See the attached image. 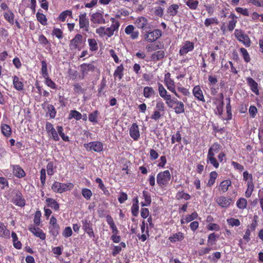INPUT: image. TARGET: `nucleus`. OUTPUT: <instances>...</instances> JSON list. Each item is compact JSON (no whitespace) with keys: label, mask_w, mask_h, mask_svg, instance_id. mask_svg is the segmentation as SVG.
I'll use <instances>...</instances> for the list:
<instances>
[{"label":"nucleus","mask_w":263,"mask_h":263,"mask_svg":"<svg viewBox=\"0 0 263 263\" xmlns=\"http://www.w3.org/2000/svg\"><path fill=\"white\" fill-rule=\"evenodd\" d=\"M41 74L43 76V77L44 78L45 77H47L49 76V74L47 71V64L45 61L43 60L41 61Z\"/></svg>","instance_id":"6e6d98bb"},{"label":"nucleus","mask_w":263,"mask_h":263,"mask_svg":"<svg viewBox=\"0 0 263 263\" xmlns=\"http://www.w3.org/2000/svg\"><path fill=\"white\" fill-rule=\"evenodd\" d=\"M228 18L230 19L228 23V30L229 31H232L236 25L237 22V17L235 15L234 13H231L230 15H229Z\"/></svg>","instance_id":"a878e982"},{"label":"nucleus","mask_w":263,"mask_h":263,"mask_svg":"<svg viewBox=\"0 0 263 263\" xmlns=\"http://www.w3.org/2000/svg\"><path fill=\"white\" fill-rule=\"evenodd\" d=\"M175 112L177 114H180L184 112L185 108L184 105L182 102H180L174 108Z\"/></svg>","instance_id":"13d9d810"},{"label":"nucleus","mask_w":263,"mask_h":263,"mask_svg":"<svg viewBox=\"0 0 263 263\" xmlns=\"http://www.w3.org/2000/svg\"><path fill=\"white\" fill-rule=\"evenodd\" d=\"M162 32L161 30L157 29L153 31H145L144 34V40L149 43H153L162 36Z\"/></svg>","instance_id":"0eeeda50"},{"label":"nucleus","mask_w":263,"mask_h":263,"mask_svg":"<svg viewBox=\"0 0 263 263\" xmlns=\"http://www.w3.org/2000/svg\"><path fill=\"white\" fill-rule=\"evenodd\" d=\"M227 222L229 226L233 227H239L240 225V221L238 219L230 218L227 219Z\"/></svg>","instance_id":"864d4df0"},{"label":"nucleus","mask_w":263,"mask_h":263,"mask_svg":"<svg viewBox=\"0 0 263 263\" xmlns=\"http://www.w3.org/2000/svg\"><path fill=\"white\" fill-rule=\"evenodd\" d=\"M36 16L37 21L43 25H46L47 23V20L45 15L43 13L37 12L36 14Z\"/></svg>","instance_id":"5fc2aeb1"},{"label":"nucleus","mask_w":263,"mask_h":263,"mask_svg":"<svg viewBox=\"0 0 263 263\" xmlns=\"http://www.w3.org/2000/svg\"><path fill=\"white\" fill-rule=\"evenodd\" d=\"M192 92L195 99L198 101L205 102L204 95L200 85L194 86L193 88Z\"/></svg>","instance_id":"6ab92c4d"},{"label":"nucleus","mask_w":263,"mask_h":263,"mask_svg":"<svg viewBox=\"0 0 263 263\" xmlns=\"http://www.w3.org/2000/svg\"><path fill=\"white\" fill-rule=\"evenodd\" d=\"M125 32L127 35H130L132 40L137 39L139 35L138 31H135V27L132 25H128L125 29Z\"/></svg>","instance_id":"4be33fe9"},{"label":"nucleus","mask_w":263,"mask_h":263,"mask_svg":"<svg viewBox=\"0 0 263 263\" xmlns=\"http://www.w3.org/2000/svg\"><path fill=\"white\" fill-rule=\"evenodd\" d=\"M204 24L205 27H208L212 24L218 25L219 21L216 17L207 18L205 20Z\"/></svg>","instance_id":"09e8293b"},{"label":"nucleus","mask_w":263,"mask_h":263,"mask_svg":"<svg viewBox=\"0 0 263 263\" xmlns=\"http://www.w3.org/2000/svg\"><path fill=\"white\" fill-rule=\"evenodd\" d=\"M166 5L165 1L158 0L153 4L152 8H149V11L152 15L161 18L163 16Z\"/></svg>","instance_id":"7ed1b4c3"},{"label":"nucleus","mask_w":263,"mask_h":263,"mask_svg":"<svg viewBox=\"0 0 263 263\" xmlns=\"http://www.w3.org/2000/svg\"><path fill=\"white\" fill-rule=\"evenodd\" d=\"M218 173L216 171H213L210 174V179L207 183V186L211 187L215 183V180L218 177Z\"/></svg>","instance_id":"37998d69"},{"label":"nucleus","mask_w":263,"mask_h":263,"mask_svg":"<svg viewBox=\"0 0 263 263\" xmlns=\"http://www.w3.org/2000/svg\"><path fill=\"white\" fill-rule=\"evenodd\" d=\"M254 189V184L253 182H248L247 183V189L245 192V195L247 198L251 197L252 192Z\"/></svg>","instance_id":"603ef678"},{"label":"nucleus","mask_w":263,"mask_h":263,"mask_svg":"<svg viewBox=\"0 0 263 263\" xmlns=\"http://www.w3.org/2000/svg\"><path fill=\"white\" fill-rule=\"evenodd\" d=\"M221 148V146L219 143L214 142L212 144L208 150L206 162L207 163H210L216 168L219 167V163L215 157V155L218 153Z\"/></svg>","instance_id":"f03ea898"},{"label":"nucleus","mask_w":263,"mask_h":263,"mask_svg":"<svg viewBox=\"0 0 263 263\" xmlns=\"http://www.w3.org/2000/svg\"><path fill=\"white\" fill-rule=\"evenodd\" d=\"M124 67L123 64H121L119 66H118L116 68L113 76L115 79L118 78L120 81L124 76Z\"/></svg>","instance_id":"c85d7f7f"},{"label":"nucleus","mask_w":263,"mask_h":263,"mask_svg":"<svg viewBox=\"0 0 263 263\" xmlns=\"http://www.w3.org/2000/svg\"><path fill=\"white\" fill-rule=\"evenodd\" d=\"M110 20L111 22V25L110 27L105 28V27L101 26L96 29V33L100 36H107L108 37H110L115 33L118 32L120 26L119 21L113 17H111Z\"/></svg>","instance_id":"f257e3e1"},{"label":"nucleus","mask_w":263,"mask_h":263,"mask_svg":"<svg viewBox=\"0 0 263 263\" xmlns=\"http://www.w3.org/2000/svg\"><path fill=\"white\" fill-rule=\"evenodd\" d=\"M42 215V213L40 211H37L35 212L34 214V217L33 219V222L34 223V226H39L41 223V217Z\"/></svg>","instance_id":"338daca9"},{"label":"nucleus","mask_w":263,"mask_h":263,"mask_svg":"<svg viewBox=\"0 0 263 263\" xmlns=\"http://www.w3.org/2000/svg\"><path fill=\"white\" fill-rule=\"evenodd\" d=\"M234 35L237 40L242 43L246 47H249L251 44V41L249 36L245 34L240 29H235Z\"/></svg>","instance_id":"6e6552de"},{"label":"nucleus","mask_w":263,"mask_h":263,"mask_svg":"<svg viewBox=\"0 0 263 263\" xmlns=\"http://www.w3.org/2000/svg\"><path fill=\"white\" fill-rule=\"evenodd\" d=\"M45 81V84L49 87L56 89L57 88V85L56 84L49 78V76L47 77L44 78Z\"/></svg>","instance_id":"052dcab7"},{"label":"nucleus","mask_w":263,"mask_h":263,"mask_svg":"<svg viewBox=\"0 0 263 263\" xmlns=\"http://www.w3.org/2000/svg\"><path fill=\"white\" fill-rule=\"evenodd\" d=\"M46 169L48 175L51 176L55 173L56 166H54L53 162L52 161H50L47 164Z\"/></svg>","instance_id":"de8ad7c7"},{"label":"nucleus","mask_w":263,"mask_h":263,"mask_svg":"<svg viewBox=\"0 0 263 263\" xmlns=\"http://www.w3.org/2000/svg\"><path fill=\"white\" fill-rule=\"evenodd\" d=\"M38 227L34 224H30L29 226L28 230L36 237H39L42 240H45L46 239V234Z\"/></svg>","instance_id":"2eb2a0df"},{"label":"nucleus","mask_w":263,"mask_h":263,"mask_svg":"<svg viewBox=\"0 0 263 263\" xmlns=\"http://www.w3.org/2000/svg\"><path fill=\"white\" fill-rule=\"evenodd\" d=\"M247 83L250 87L251 90L256 95H259V90L258 83L252 78H246Z\"/></svg>","instance_id":"a211bd4d"},{"label":"nucleus","mask_w":263,"mask_h":263,"mask_svg":"<svg viewBox=\"0 0 263 263\" xmlns=\"http://www.w3.org/2000/svg\"><path fill=\"white\" fill-rule=\"evenodd\" d=\"M135 24L138 28L141 29L143 30L150 28L148 20L145 17L141 16L137 18Z\"/></svg>","instance_id":"dca6fc26"},{"label":"nucleus","mask_w":263,"mask_h":263,"mask_svg":"<svg viewBox=\"0 0 263 263\" xmlns=\"http://www.w3.org/2000/svg\"><path fill=\"white\" fill-rule=\"evenodd\" d=\"M82 195L86 199L89 200L92 195V193L90 189L83 188L82 190Z\"/></svg>","instance_id":"69168bd1"},{"label":"nucleus","mask_w":263,"mask_h":263,"mask_svg":"<svg viewBox=\"0 0 263 263\" xmlns=\"http://www.w3.org/2000/svg\"><path fill=\"white\" fill-rule=\"evenodd\" d=\"M82 118V115L76 110H70L68 119L69 120H71L72 119H74L76 120H80Z\"/></svg>","instance_id":"a19ab883"},{"label":"nucleus","mask_w":263,"mask_h":263,"mask_svg":"<svg viewBox=\"0 0 263 263\" xmlns=\"http://www.w3.org/2000/svg\"><path fill=\"white\" fill-rule=\"evenodd\" d=\"M60 185L61 187L62 193L67 191H70L72 190L74 187L73 184L70 182L66 183H60Z\"/></svg>","instance_id":"4d7b16f0"},{"label":"nucleus","mask_w":263,"mask_h":263,"mask_svg":"<svg viewBox=\"0 0 263 263\" xmlns=\"http://www.w3.org/2000/svg\"><path fill=\"white\" fill-rule=\"evenodd\" d=\"M5 20L11 25H14L15 15L11 10H8L3 13Z\"/></svg>","instance_id":"bb28decb"},{"label":"nucleus","mask_w":263,"mask_h":263,"mask_svg":"<svg viewBox=\"0 0 263 263\" xmlns=\"http://www.w3.org/2000/svg\"><path fill=\"white\" fill-rule=\"evenodd\" d=\"M13 203L18 206L23 207L25 205L26 201L23 198L21 193L18 192L16 194L15 196L12 199Z\"/></svg>","instance_id":"b1692460"},{"label":"nucleus","mask_w":263,"mask_h":263,"mask_svg":"<svg viewBox=\"0 0 263 263\" xmlns=\"http://www.w3.org/2000/svg\"><path fill=\"white\" fill-rule=\"evenodd\" d=\"M231 201V198L224 196H220L216 199L217 203L221 207L224 208H227L229 206Z\"/></svg>","instance_id":"393cba45"},{"label":"nucleus","mask_w":263,"mask_h":263,"mask_svg":"<svg viewBox=\"0 0 263 263\" xmlns=\"http://www.w3.org/2000/svg\"><path fill=\"white\" fill-rule=\"evenodd\" d=\"M95 181L98 184V187L100 188L105 194H106V192H108L101 178H97L95 180Z\"/></svg>","instance_id":"774afa93"},{"label":"nucleus","mask_w":263,"mask_h":263,"mask_svg":"<svg viewBox=\"0 0 263 263\" xmlns=\"http://www.w3.org/2000/svg\"><path fill=\"white\" fill-rule=\"evenodd\" d=\"M104 12L103 11L99 10L92 13L90 16V20L94 24H105L106 22L104 18Z\"/></svg>","instance_id":"ddd939ff"},{"label":"nucleus","mask_w":263,"mask_h":263,"mask_svg":"<svg viewBox=\"0 0 263 263\" xmlns=\"http://www.w3.org/2000/svg\"><path fill=\"white\" fill-rule=\"evenodd\" d=\"M106 222L109 226L110 229L111 230L112 235L110 239L115 243H119L121 241V236L119 235V231L116 226L114 220L110 215H107L106 216Z\"/></svg>","instance_id":"20e7f679"},{"label":"nucleus","mask_w":263,"mask_h":263,"mask_svg":"<svg viewBox=\"0 0 263 263\" xmlns=\"http://www.w3.org/2000/svg\"><path fill=\"white\" fill-rule=\"evenodd\" d=\"M179 6L176 4L170 5L166 9V14L172 17L177 15L178 13Z\"/></svg>","instance_id":"5701e85b"},{"label":"nucleus","mask_w":263,"mask_h":263,"mask_svg":"<svg viewBox=\"0 0 263 263\" xmlns=\"http://www.w3.org/2000/svg\"><path fill=\"white\" fill-rule=\"evenodd\" d=\"M129 133L130 137L135 141H137L140 138V132L139 127L136 123L132 124L129 130Z\"/></svg>","instance_id":"f3484780"},{"label":"nucleus","mask_w":263,"mask_h":263,"mask_svg":"<svg viewBox=\"0 0 263 263\" xmlns=\"http://www.w3.org/2000/svg\"><path fill=\"white\" fill-rule=\"evenodd\" d=\"M79 27L83 31L88 32L89 30V22L87 17L86 13L84 12L79 15Z\"/></svg>","instance_id":"9d476101"},{"label":"nucleus","mask_w":263,"mask_h":263,"mask_svg":"<svg viewBox=\"0 0 263 263\" xmlns=\"http://www.w3.org/2000/svg\"><path fill=\"white\" fill-rule=\"evenodd\" d=\"M81 72L83 77L87 75L89 72L95 71V66L91 63H83L80 65Z\"/></svg>","instance_id":"aec40b11"},{"label":"nucleus","mask_w":263,"mask_h":263,"mask_svg":"<svg viewBox=\"0 0 263 263\" xmlns=\"http://www.w3.org/2000/svg\"><path fill=\"white\" fill-rule=\"evenodd\" d=\"M88 43L89 50L91 52H96L98 50V45L97 40L95 39H88Z\"/></svg>","instance_id":"ea45409f"},{"label":"nucleus","mask_w":263,"mask_h":263,"mask_svg":"<svg viewBox=\"0 0 263 263\" xmlns=\"http://www.w3.org/2000/svg\"><path fill=\"white\" fill-rule=\"evenodd\" d=\"M143 198L144 199V202H141V205L142 206H149L152 202V198L150 193L145 190L142 192Z\"/></svg>","instance_id":"2f4dec72"},{"label":"nucleus","mask_w":263,"mask_h":263,"mask_svg":"<svg viewBox=\"0 0 263 263\" xmlns=\"http://www.w3.org/2000/svg\"><path fill=\"white\" fill-rule=\"evenodd\" d=\"M176 197L177 199H184L185 200H190L191 196L189 194L183 192V191L178 192L177 194Z\"/></svg>","instance_id":"0e129e2a"},{"label":"nucleus","mask_w":263,"mask_h":263,"mask_svg":"<svg viewBox=\"0 0 263 263\" xmlns=\"http://www.w3.org/2000/svg\"><path fill=\"white\" fill-rule=\"evenodd\" d=\"M185 4L190 9L195 10L199 5V1L197 0H187L185 2Z\"/></svg>","instance_id":"a18cd8bd"},{"label":"nucleus","mask_w":263,"mask_h":263,"mask_svg":"<svg viewBox=\"0 0 263 263\" xmlns=\"http://www.w3.org/2000/svg\"><path fill=\"white\" fill-rule=\"evenodd\" d=\"M171 179V174L169 170L160 172L157 175V183L159 186L163 189L166 187Z\"/></svg>","instance_id":"39448f33"},{"label":"nucleus","mask_w":263,"mask_h":263,"mask_svg":"<svg viewBox=\"0 0 263 263\" xmlns=\"http://www.w3.org/2000/svg\"><path fill=\"white\" fill-rule=\"evenodd\" d=\"M182 137L181 132L177 130L176 133L173 135L171 137V143L174 144L176 142L180 143L181 141Z\"/></svg>","instance_id":"49530a36"},{"label":"nucleus","mask_w":263,"mask_h":263,"mask_svg":"<svg viewBox=\"0 0 263 263\" xmlns=\"http://www.w3.org/2000/svg\"><path fill=\"white\" fill-rule=\"evenodd\" d=\"M51 190L56 193H62L61 187L60 185V182L54 181L53 183L51 185Z\"/></svg>","instance_id":"e2e57ef3"},{"label":"nucleus","mask_w":263,"mask_h":263,"mask_svg":"<svg viewBox=\"0 0 263 263\" xmlns=\"http://www.w3.org/2000/svg\"><path fill=\"white\" fill-rule=\"evenodd\" d=\"M164 56L165 52L163 50H158L152 54L151 59L153 62H157L163 59Z\"/></svg>","instance_id":"72a5a7b5"},{"label":"nucleus","mask_w":263,"mask_h":263,"mask_svg":"<svg viewBox=\"0 0 263 263\" xmlns=\"http://www.w3.org/2000/svg\"><path fill=\"white\" fill-rule=\"evenodd\" d=\"M1 131L4 136L8 138L12 134V130L9 125L6 124H2L1 125Z\"/></svg>","instance_id":"e433bc0d"},{"label":"nucleus","mask_w":263,"mask_h":263,"mask_svg":"<svg viewBox=\"0 0 263 263\" xmlns=\"http://www.w3.org/2000/svg\"><path fill=\"white\" fill-rule=\"evenodd\" d=\"M99 111L97 110L93 111L90 113L88 115V119L90 122L92 123L93 124H96L98 123V118L99 115Z\"/></svg>","instance_id":"79ce46f5"},{"label":"nucleus","mask_w":263,"mask_h":263,"mask_svg":"<svg viewBox=\"0 0 263 263\" xmlns=\"http://www.w3.org/2000/svg\"><path fill=\"white\" fill-rule=\"evenodd\" d=\"M167 88L172 93H173L177 97L180 98V96L177 92L175 89V82L173 79L166 80L164 81Z\"/></svg>","instance_id":"c756f323"},{"label":"nucleus","mask_w":263,"mask_h":263,"mask_svg":"<svg viewBox=\"0 0 263 263\" xmlns=\"http://www.w3.org/2000/svg\"><path fill=\"white\" fill-rule=\"evenodd\" d=\"M47 206L53 209L55 211L59 210L60 205L58 202L53 198H47L46 199Z\"/></svg>","instance_id":"c9c22d12"},{"label":"nucleus","mask_w":263,"mask_h":263,"mask_svg":"<svg viewBox=\"0 0 263 263\" xmlns=\"http://www.w3.org/2000/svg\"><path fill=\"white\" fill-rule=\"evenodd\" d=\"M51 34L52 36H55L59 40L62 39L63 37V31L58 28L53 27Z\"/></svg>","instance_id":"8fccbe9b"},{"label":"nucleus","mask_w":263,"mask_h":263,"mask_svg":"<svg viewBox=\"0 0 263 263\" xmlns=\"http://www.w3.org/2000/svg\"><path fill=\"white\" fill-rule=\"evenodd\" d=\"M13 84L14 88L18 91H22L24 89V83L16 76L13 77Z\"/></svg>","instance_id":"7c9ffc66"},{"label":"nucleus","mask_w":263,"mask_h":263,"mask_svg":"<svg viewBox=\"0 0 263 263\" xmlns=\"http://www.w3.org/2000/svg\"><path fill=\"white\" fill-rule=\"evenodd\" d=\"M11 167L14 175L18 178H22L26 176L24 170L18 165H11Z\"/></svg>","instance_id":"412c9836"},{"label":"nucleus","mask_w":263,"mask_h":263,"mask_svg":"<svg viewBox=\"0 0 263 263\" xmlns=\"http://www.w3.org/2000/svg\"><path fill=\"white\" fill-rule=\"evenodd\" d=\"M194 49V43L189 41H185L179 50V55H184L188 52L192 51Z\"/></svg>","instance_id":"4468645a"},{"label":"nucleus","mask_w":263,"mask_h":263,"mask_svg":"<svg viewBox=\"0 0 263 263\" xmlns=\"http://www.w3.org/2000/svg\"><path fill=\"white\" fill-rule=\"evenodd\" d=\"M247 205V201L245 198H240L236 202L237 206L240 209H244Z\"/></svg>","instance_id":"680f3d73"},{"label":"nucleus","mask_w":263,"mask_h":263,"mask_svg":"<svg viewBox=\"0 0 263 263\" xmlns=\"http://www.w3.org/2000/svg\"><path fill=\"white\" fill-rule=\"evenodd\" d=\"M83 36L81 34L77 33L71 39L69 44V49L71 50H78L80 51L84 47Z\"/></svg>","instance_id":"423d86ee"},{"label":"nucleus","mask_w":263,"mask_h":263,"mask_svg":"<svg viewBox=\"0 0 263 263\" xmlns=\"http://www.w3.org/2000/svg\"><path fill=\"white\" fill-rule=\"evenodd\" d=\"M231 185L232 182L230 179L224 180L220 183L218 190L220 193H226Z\"/></svg>","instance_id":"cd10ccee"},{"label":"nucleus","mask_w":263,"mask_h":263,"mask_svg":"<svg viewBox=\"0 0 263 263\" xmlns=\"http://www.w3.org/2000/svg\"><path fill=\"white\" fill-rule=\"evenodd\" d=\"M219 237L218 235H216L215 233L210 234L208 236V244L213 246L216 243V239Z\"/></svg>","instance_id":"bf43d9fd"},{"label":"nucleus","mask_w":263,"mask_h":263,"mask_svg":"<svg viewBox=\"0 0 263 263\" xmlns=\"http://www.w3.org/2000/svg\"><path fill=\"white\" fill-rule=\"evenodd\" d=\"M239 51L244 61L247 63H249L251 61V57L247 50L243 47H241L239 49Z\"/></svg>","instance_id":"c03bdc74"},{"label":"nucleus","mask_w":263,"mask_h":263,"mask_svg":"<svg viewBox=\"0 0 263 263\" xmlns=\"http://www.w3.org/2000/svg\"><path fill=\"white\" fill-rule=\"evenodd\" d=\"M184 238L183 233L179 232L177 233L173 234L169 237V240L172 242H175L178 241L182 240Z\"/></svg>","instance_id":"58836bf2"},{"label":"nucleus","mask_w":263,"mask_h":263,"mask_svg":"<svg viewBox=\"0 0 263 263\" xmlns=\"http://www.w3.org/2000/svg\"><path fill=\"white\" fill-rule=\"evenodd\" d=\"M84 147L88 151L93 150L96 152H101L103 149V144L100 141L90 142L88 144H84Z\"/></svg>","instance_id":"f8f14e48"},{"label":"nucleus","mask_w":263,"mask_h":263,"mask_svg":"<svg viewBox=\"0 0 263 263\" xmlns=\"http://www.w3.org/2000/svg\"><path fill=\"white\" fill-rule=\"evenodd\" d=\"M67 16L72 17V11L70 10H65L62 12L58 17V20L61 22H65Z\"/></svg>","instance_id":"4c0bfd02"},{"label":"nucleus","mask_w":263,"mask_h":263,"mask_svg":"<svg viewBox=\"0 0 263 263\" xmlns=\"http://www.w3.org/2000/svg\"><path fill=\"white\" fill-rule=\"evenodd\" d=\"M49 232L54 237H57L59 233L60 227L57 223V220L55 217L52 216L50 219Z\"/></svg>","instance_id":"9b49d317"},{"label":"nucleus","mask_w":263,"mask_h":263,"mask_svg":"<svg viewBox=\"0 0 263 263\" xmlns=\"http://www.w3.org/2000/svg\"><path fill=\"white\" fill-rule=\"evenodd\" d=\"M82 229L90 238H95V234L93 230V224L90 220L86 218L81 220Z\"/></svg>","instance_id":"1a4fd4ad"},{"label":"nucleus","mask_w":263,"mask_h":263,"mask_svg":"<svg viewBox=\"0 0 263 263\" xmlns=\"http://www.w3.org/2000/svg\"><path fill=\"white\" fill-rule=\"evenodd\" d=\"M156 110L164 113L165 111V106L164 103L161 100L159 99L156 101Z\"/></svg>","instance_id":"3c124183"},{"label":"nucleus","mask_w":263,"mask_h":263,"mask_svg":"<svg viewBox=\"0 0 263 263\" xmlns=\"http://www.w3.org/2000/svg\"><path fill=\"white\" fill-rule=\"evenodd\" d=\"M10 235V231L7 229L4 223L0 221V237L9 238Z\"/></svg>","instance_id":"f704fd0d"},{"label":"nucleus","mask_w":263,"mask_h":263,"mask_svg":"<svg viewBox=\"0 0 263 263\" xmlns=\"http://www.w3.org/2000/svg\"><path fill=\"white\" fill-rule=\"evenodd\" d=\"M143 96L146 98H150L154 97L156 94V91L152 87L145 86L143 88Z\"/></svg>","instance_id":"473e14b6"}]
</instances>
